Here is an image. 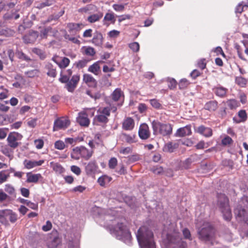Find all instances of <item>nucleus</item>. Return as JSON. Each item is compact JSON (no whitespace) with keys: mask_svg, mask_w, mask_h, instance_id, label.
Segmentation results:
<instances>
[{"mask_svg":"<svg viewBox=\"0 0 248 248\" xmlns=\"http://www.w3.org/2000/svg\"><path fill=\"white\" fill-rule=\"evenodd\" d=\"M136 236L141 248H155L153 233L147 227H140Z\"/></svg>","mask_w":248,"mask_h":248,"instance_id":"obj_1","label":"nucleus"},{"mask_svg":"<svg viewBox=\"0 0 248 248\" xmlns=\"http://www.w3.org/2000/svg\"><path fill=\"white\" fill-rule=\"evenodd\" d=\"M73 71L71 69L66 71V74H63L62 71L60 73L59 81L62 83H65V88L71 93L74 91L80 80V76L78 74L74 75L70 80V78L72 74Z\"/></svg>","mask_w":248,"mask_h":248,"instance_id":"obj_2","label":"nucleus"},{"mask_svg":"<svg viewBox=\"0 0 248 248\" xmlns=\"http://www.w3.org/2000/svg\"><path fill=\"white\" fill-rule=\"evenodd\" d=\"M113 223L112 225H109L107 227L110 233L115 235L119 239L125 238L127 239H131V233L126 225L116 220H114Z\"/></svg>","mask_w":248,"mask_h":248,"instance_id":"obj_3","label":"nucleus"},{"mask_svg":"<svg viewBox=\"0 0 248 248\" xmlns=\"http://www.w3.org/2000/svg\"><path fill=\"white\" fill-rule=\"evenodd\" d=\"M220 210L223 214L224 219L227 221L231 220L232 215L229 205L228 198L224 194H217V202Z\"/></svg>","mask_w":248,"mask_h":248,"instance_id":"obj_4","label":"nucleus"},{"mask_svg":"<svg viewBox=\"0 0 248 248\" xmlns=\"http://www.w3.org/2000/svg\"><path fill=\"white\" fill-rule=\"evenodd\" d=\"M152 126L154 135L160 134L163 136L170 135L172 132V125L169 123H162L158 121H153Z\"/></svg>","mask_w":248,"mask_h":248,"instance_id":"obj_5","label":"nucleus"},{"mask_svg":"<svg viewBox=\"0 0 248 248\" xmlns=\"http://www.w3.org/2000/svg\"><path fill=\"white\" fill-rule=\"evenodd\" d=\"M93 150H90L83 146H77L73 148L71 154L73 159L78 160L80 158L88 160L93 154Z\"/></svg>","mask_w":248,"mask_h":248,"instance_id":"obj_6","label":"nucleus"},{"mask_svg":"<svg viewBox=\"0 0 248 248\" xmlns=\"http://www.w3.org/2000/svg\"><path fill=\"white\" fill-rule=\"evenodd\" d=\"M18 218L17 214L11 209L0 210V223L3 225L9 226V222L15 223Z\"/></svg>","mask_w":248,"mask_h":248,"instance_id":"obj_7","label":"nucleus"},{"mask_svg":"<svg viewBox=\"0 0 248 248\" xmlns=\"http://www.w3.org/2000/svg\"><path fill=\"white\" fill-rule=\"evenodd\" d=\"M95 110L93 108H86L80 112L77 118V123L81 126L88 127L90 124L89 117H92L94 116Z\"/></svg>","mask_w":248,"mask_h":248,"instance_id":"obj_8","label":"nucleus"},{"mask_svg":"<svg viewBox=\"0 0 248 248\" xmlns=\"http://www.w3.org/2000/svg\"><path fill=\"white\" fill-rule=\"evenodd\" d=\"M110 109L108 107L100 108L98 110V115L94 118V122L106 124L108 121V117L110 116Z\"/></svg>","mask_w":248,"mask_h":248,"instance_id":"obj_9","label":"nucleus"},{"mask_svg":"<svg viewBox=\"0 0 248 248\" xmlns=\"http://www.w3.org/2000/svg\"><path fill=\"white\" fill-rule=\"evenodd\" d=\"M22 138V135L17 132H11L7 138L8 145L13 148H16L19 144H20V142L18 141H20Z\"/></svg>","mask_w":248,"mask_h":248,"instance_id":"obj_10","label":"nucleus"},{"mask_svg":"<svg viewBox=\"0 0 248 248\" xmlns=\"http://www.w3.org/2000/svg\"><path fill=\"white\" fill-rule=\"evenodd\" d=\"M70 124V121L68 118L65 117L58 118L54 123L53 131L65 129L68 127Z\"/></svg>","mask_w":248,"mask_h":248,"instance_id":"obj_11","label":"nucleus"},{"mask_svg":"<svg viewBox=\"0 0 248 248\" xmlns=\"http://www.w3.org/2000/svg\"><path fill=\"white\" fill-rule=\"evenodd\" d=\"M212 231L213 228L210 226L202 228L198 232L199 238L203 241H209Z\"/></svg>","mask_w":248,"mask_h":248,"instance_id":"obj_12","label":"nucleus"},{"mask_svg":"<svg viewBox=\"0 0 248 248\" xmlns=\"http://www.w3.org/2000/svg\"><path fill=\"white\" fill-rule=\"evenodd\" d=\"M98 165L95 161H91L85 166V170L88 176L93 177L98 169Z\"/></svg>","mask_w":248,"mask_h":248,"instance_id":"obj_13","label":"nucleus"},{"mask_svg":"<svg viewBox=\"0 0 248 248\" xmlns=\"http://www.w3.org/2000/svg\"><path fill=\"white\" fill-rule=\"evenodd\" d=\"M38 32L36 31H30L29 32L25 35L23 39L25 44L34 43L38 37Z\"/></svg>","mask_w":248,"mask_h":248,"instance_id":"obj_14","label":"nucleus"},{"mask_svg":"<svg viewBox=\"0 0 248 248\" xmlns=\"http://www.w3.org/2000/svg\"><path fill=\"white\" fill-rule=\"evenodd\" d=\"M139 136L142 140H147L150 136V132L148 125L146 124H141L139 129Z\"/></svg>","mask_w":248,"mask_h":248,"instance_id":"obj_15","label":"nucleus"},{"mask_svg":"<svg viewBox=\"0 0 248 248\" xmlns=\"http://www.w3.org/2000/svg\"><path fill=\"white\" fill-rule=\"evenodd\" d=\"M248 119V114L246 110L241 109L237 112V116L234 117L232 118L233 123L235 124H240L245 123Z\"/></svg>","mask_w":248,"mask_h":248,"instance_id":"obj_16","label":"nucleus"},{"mask_svg":"<svg viewBox=\"0 0 248 248\" xmlns=\"http://www.w3.org/2000/svg\"><path fill=\"white\" fill-rule=\"evenodd\" d=\"M104 62L102 61H98L94 62L88 67V71L92 73L95 76L99 75L101 72L100 65Z\"/></svg>","mask_w":248,"mask_h":248,"instance_id":"obj_17","label":"nucleus"},{"mask_svg":"<svg viewBox=\"0 0 248 248\" xmlns=\"http://www.w3.org/2000/svg\"><path fill=\"white\" fill-rule=\"evenodd\" d=\"M135 126V121L131 117L125 118L122 123V128L126 131L133 130Z\"/></svg>","mask_w":248,"mask_h":248,"instance_id":"obj_18","label":"nucleus"},{"mask_svg":"<svg viewBox=\"0 0 248 248\" xmlns=\"http://www.w3.org/2000/svg\"><path fill=\"white\" fill-rule=\"evenodd\" d=\"M83 81L90 87L95 88L97 86V81L90 74H84L83 76Z\"/></svg>","mask_w":248,"mask_h":248,"instance_id":"obj_19","label":"nucleus"},{"mask_svg":"<svg viewBox=\"0 0 248 248\" xmlns=\"http://www.w3.org/2000/svg\"><path fill=\"white\" fill-rule=\"evenodd\" d=\"M44 70L47 76L53 78L57 76L56 67L52 63L47 62L44 66Z\"/></svg>","mask_w":248,"mask_h":248,"instance_id":"obj_20","label":"nucleus"},{"mask_svg":"<svg viewBox=\"0 0 248 248\" xmlns=\"http://www.w3.org/2000/svg\"><path fill=\"white\" fill-rule=\"evenodd\" d=\"M192 133L190 125H186L185 127L177 129L175 135L176 137H183L190 135Z\"/></svg>","mask_w":248,"mask_h":248,"instance_id":"obj_21","label":"nucleus"},{"mask_svg":"<svg viewBox=\"0 0 248 248\" xmlns=\"http://www.w3.org/2000/svg\"><path fill=\"white\" fill-rule=\"evenodd\" d=\"M121 137L123 140L129 144L134 143L137 141V138L135 134H127L125 133H123L121 134Z\"/></svg>","mask_w":248,"mask_h":248,"instance_id":"obj_22","label":"nucleus"},{"mask_svg":"<svg viewBox=\"0 0 248 248\" xmlns=\"http://www.w3.org/2000/svg\"><path fill=\"white\" fill-rule=\"evenodd\" d=\"M45 162V160H27L24 162L25 167L27 169H31L36 167L40 166Z\"/></svg>","mask_w":248,"mask_h":248,"instance_id":"obj_23","label":"nucleus"},{"mask_svg":"<svg viewBox=\"0 0 248 248\" xmlns=\"http://www.w3.org/2000/svg\"><path fill=\"white\" fill-rule=\"evenodd\" d=\"M27 183H37L39 180L42 179L43 177L40 173L33 174L31 172H28L26 174Z\"/></svg>","mask_w":248,"mask_h":248,"instance_id":"obj_24","label":"nucleus"},{"mask_svg":"<svg viewBox=\"0 0 248 248\" xmlns=\"http://www.w3.org/2000/svg\"><path fill=\"white\" fill-rule=\"evenodd\" d=\"M218 104L216 100H211L205 103L204 108L210 112H214L217 109Z\"/></svg>","mask_w":248,"mask_h":248,"instance_id":"obj_25","label":"nucleus"},{"mask_svg":"<svg viewBox=\"0 0 248 248\" xmlns=\"http://www.w3.org/2000/svg\"><path fill=\"white\" fill-rule=\"evenodd\" d=\"M84 27L82 23H69L67 27L69 32H77L80 31Z\"/></svg>","mask_w":248,"mask_h":248,"instance_id":"obj_26","label":"nucleus"},{"mask_svg":"<svg viewBox=\"0 0 248 248\" xmlns=\"http://www.w3.org/2000/svg\"><path fill=\"white\" fill-rule=\"evenodd\" d=\"M197 131L206 137H210L213 134L212 130L211 128L205 127L203 125H201L198 127Z\"/></svg>","mask_w":248,"mask_h":248,"instance_id":"obj_27","label":"nucleus"},{"mask_svg":"<svg viewBox=\"0 0 248 248\" xmlns=\"http://www.w3.org/2000/svg\"><path fill=\"white\" fill-rule=\"evenodd\" d=\"M234 212L237 216L242 217L243 220L245 221L248 220V212L244 208L240 206H238Z\"/></svg>","mask_w":248,"mask_h":248,"instance_id":"obj_28","label":"nucleus"},{"mask_svg":"<svg viewBox=\"0 0 248 248\" xmlns=\"http://www.w3.org/2000/svg\"><path fill=\"white\" fill-rule=\"evenodd\" d=\"M52 60L62 69L66 68L69 65L70 62V60L65 57H62V60L60 62L57 61L55 57H53Z\"/></svg>","mask_w":248,"mask_h":248,"instance_id":"obj_29","label":"nucleus"},{"mask_svg":"<svg viewBox=\"0 0 248 248\" xmlns=\"http://www.w3.org/2000/svg\"><path fill=\"white\" fill-rule=\"evenodd\" d=\"M103 37L101 33L96 32L92 40V42L96 46H100L103 43Z\"/></svg>","mask_w":248,"mask_h":248,"instance_id":"obj_30","label":"nucleus"},{"mask_svg":"<svg viewBox=\"0 0 248 248\" xmlns=\"http://www.w3.org/2000/svg\"><path fill=\"white\" fill-rule=\"evenodd\" d=\"M200 155L197 154L191 155L190 157L186 159L184 163V167L185 169H188L191 164L198 159H200Z\"/></svg>","mask_w":248,"mask_h":248,"instance_id":"obj_31","label":"nucleus"},{"mask_svg":"<svg viewBox=\"0 0 248 248\" xmlns=\"http://www.w3.org/2000/svg\"><path fill=\"white\" fill-rule=\"evenodd\" d=\"M170 241L171 243L176 244L179 248H186L187 247L186 243L183 241L182 238H179L177 236H175L174 239H170Z\"/></svg>","mask_w":248,"mask_h":248,"instance_id":"obj_32","label":"nucleus"},{"mask_svg":"<svg viewBox=\"0 0 248 248\" xmlns=\"http://www.w3.org/2000/svg\"><path fill=\"white\" fill-rule=\"evenodd\" d=\"M215 94L221 98L225 97L227 91V89L223 87H216L213 89Z\"/></svg>","mask_w":248,"mask_h":248,"instance_id":"obj_33","label":"nucleus"},{"mask_svg":"<svg viewBox=\"0 0 248 248\" xmlns=\"http://www.w3.org/2000/svg\"><path fill=\"white\" fill-rule=\"evenodd\" d=\"M112 180V178L107 175H103L98 178L97 182L99 185L105 187L106 185L108 184Z\"/></svg>","mask_w":248,"mask_h":248,"instance_id":"obj_34","label":"nucleus"},{"mask_svg":"<svg viewBox=\"0 0 248 248\" xmlns=\"http://www.w3.org/2000/svg\"><path fill=\"white\" fill-rule=\"evenodd\" d=\"M178 146L179 145L177 143L169 142L165 145L163 150L165 152L172 153L178 147Z\"/></svg>","mask_w":248,"mask_h":248,"instance_id":"obj_35","label":"nucleus"},{"mask_svg":"<svg viewBox=\"0 0 248 248\" xmlns=\"http://www.w3.org/2000/svg\"><path fill=\"white\" fill-rule=\"evenodd\" d=\"M103 13L99 12L97 14H93L87 18V21L90 23H93L99 21L103 17Z\"/></svg>","mask_w":248,"mask_h":248,"instance_id":"obj_36","label":"nucleus"},{"mask_svg":"<svg viewBox=\"0 0 248 248\" xmlns=\"http://www.w3.org/2000/svg\"><path fill=\"white\" fill-rule=\"evenodd\" d=\"M50 165L53 170L57 173L62 174L65 171V169L58 163H54L53 162H50Z\"/></svg>","mask_w":248,"mask_h":248,"instance_id":"obj_37","label":"nucleus"},{"mask_svg":"<svg viewBox=\"0 0 248 248\" xmlns=\"http://www.w3.org/2000/svg\"><path fill=\"white\" fill-rule=\"evenodd\" d=\"M226 103L230 109H235L240 107V103L235 99H228Z\"/></svg>","mask_w":248,"mask_h":248,"instance_id":"obj_38","label":"nucleus"},{"mask_svg":"<svg viewBox=\"0 0 248 248\" xmlns=\"http://www.w3.org/2000/svg\"><path fill=\"white\" fill-rule=\"evenodd\" d=\"M61 243V239L58 236L55 237L48 243L49 248H56Z\"/></svg>","mask_w":248,"mask_h":248,"instance_id":"obj_39","label":"nucleus"},{"mask_svg":"<svg viewBox=\"0 0 248 248\" xmlns=\"http://www.w3.org/2000/svg\"><path fill=\"white\" fill-rule=\"evenodd\" d=\"M123 95V92L119 88H117L112 93L111 96L112 99L115 101H118L121 96Z\"/></svg>","mask_w":248,"mask_h":248,"instance_id":"obj_40","label":"nucleus"},{"mask_svg":"<svg viewBox=\"0 0 248 248\" xmlns=\"http://www.w3.org/2000/svg\"><path fill=\"white\" fill-rule=\"evenodd\" d=\"M32 51L33 53L38 55L41 60H44L46 58V54L45 51L41 49L34 47L32 48Z\"/></svg>","mask_w":248,"mask_h":248,"instance_id":"obj_41","label":"nucleus"},{"mask_svg":"<svg viewBox=\"0 0 248 248\" xmlns=\"http://www.w3.org/2000/svg\"><path fill=\"white\" fill-rule=\"evenodd\" d=\"M190 84V82L186 78L181 79L179 83L178 86L180 90L186 89Z\"/></svg>","mask_w":248,"mask_h":248,"instance_id":"obj_42","label":"nucleus"},{"mask_svg":"<svg viewBox=\"0 0 248 248\" xmlns=\"http://www.w3.org/2000/svg\"><path fill=\"white\" fill-rule=\"evenodd\" d=\"M235 82L241 87H245L247 84V80L242 77H237L235 78Z\"/></svg>","mask_w":248,"mask_h":248,"instance_id":"obj_43","label":"nucleus"},{"mask_svg":"<svg viewBox=\"0 0 248 248\" xmlns=\"http://www.w3.org/2000/svg\"><path fill=\"white\" fill-rule=\"evenodd\" d=\"M16 55L19 59L22 61H25L26 62H30L31 61V59L26 54L24 53L22 51H17L16 52Z\"/></svg>","mask_w":248,"mask_h":248,"instance_id":"obj_44","label":"nucleus"},{"mask_svg":"<svg viewBox=\"0 0 248 248\" xmlns=\"http://www.w3.org/2000/svg\"><path fill=\"white\" fill-rule=\"evenodd\" d=\"M103 21L104 22L106 21H110L111 23L114 24L115 22V18L114 14L112 13H107L104 17Z\"/></svg>","mask_w":248,"mask_h":248,"instance_id":"obj_45","label":"nucleus"},{"mask_svg":"<svg viewBox=\"0 0 248 248\" xmlns=\"http://www.w3.org/2000/svg\"><path fill=\"white\" fill-rule=\"evenodd\" d=\"M64 38L73 44L79 45L80 41L76 37L71 36L69 34L66 33L64 35Z\"/></svg>","mask_w":248,"mask_h":248,"instance_id":"obj_46","label":"nucleus"},{"mask_svg":"<svg viewBox=\"0 0 248 248\" xmlns=\"http://www.w3.org/2000/svg\"><path fill=\"white\" fill-rule=\"evenodd\" d=\"M54 147L57 149L62 150L67 147V145L65 144V142L61 140H59L55 142Z\"/></svg>","mask_w":248,"mask_h":248,"instance_id":"obj_47","label":"nucleus"},{"mask_svg":"<svg viewBox=\"0 0 248 248\" xmlns=\"http://www.w3.org/2000/svg\"><path fill=\"white\" fill-rule=\"evenodd\" d=\"M5 191L9 194L14 197L16 196V192L14 187L10 184H7L5 186Z\"/></svg>","mask_w":248,"mask_h":248,"instance_id":"obj_48","label":"nucleus"},{"mask_svg":"<svg viewBox=\"0 0 248 248\" xmlns=\"http://www.w3.org/2000/svg\"><path fill=\"white\" fill-rule=\"evenodd\" d=\"M233 143L232 139L228 136H226L221 140V144L223 146H230Z\"/></svg>","mask_w":248,"mask_h":248,"instance_id":"obj_49","label":"nucleus"},{"mask_svg":"<svg viewBox=\"0 0 248 248\" xmlns=\"http://www.w3.org/2000/svg\"><path fill=\"white\" fill-rule=\"evenodd\" d=\"M87 63L88 61L85 59H83L76 62L74 63V65L76 66L77 68L80 69L86 66Z\"/></svg>","mask_w":248,"mask_h":248,"instance_id":"obj_50","label":"nucleus"},{"mask_svg":"<svg viewBox=\"0 0 248 248\" xmlns=\"http://www.w3.org/2000/svg\"><path fill=\"white\" fill-rule=\"evenodd\" d=\"M118 164V160L116 157H111L108 161V166L110 169H114Z\"/></svg>","mask_w":248,"mask_h":248,"instance_id":"obj_51","label":"nucleus"},{"mask_svg":"<svg viewBox=\"0 0 248 248\" xmlns=\"http://www.w3.org/2000/svg\"><path fill=\"white\" fill-rule=\"evenodd\" d=\"M9 176V173H7L6 170L0 171V184L5 182Z\"/></svg>","mask_w":248,"mask_h":248,"instance_id":"obj_52","label":"nucleus"},{"mask_svg":"<svg viewBox=\"0 0 248 248\" xmlns=\"http://www.w3.org/2000/svg\"><path fill=\"white\" fill-rule=\"evenodd\" d=\"M34 144L37 149H41L44 145V141L42 139H36L34 140Z\"/></svg>","mask_w":248,"mask_h":248,"instance_id":"obj_53","label":"nucleus"},{"mask_svg":"<svg viewBox=\"0 0 248 248\" xmlns=\"http://www.w3.org/2000/svg\"><path fill=\"white\" fill-rule=\"evenodd\" d=\"M95 53V49L91 46H87L85 48L84 54L87 56H93Z\"/></svg>","mask_w":248,"mask_h":248,"instance_id":"obj_54","label":"nucleus"},{"mask_svg":"<svg viewBox=\"0 0 248 248\" xmlns=\"http://www.w3.org/2000/svg\"><path fill=\"white\" fill-rule=\"evenodd\" d=\"M40 71L38 69H33L26 72V75L31 78L38 76Z\"/></svg>","mask_w":248,"mask_h":248,"instance_id":"obj_55","label":"nucleus"},{"mask_svg":"<svg viewBox=\"0 0 248 248\" xmlns=\"http://www.w3.org/2000/svg\"><path fill=\"white\" fill-rule=\"evenodd\" d=\"M78 138H66L64 140L65 144L75 145L78 141Z\"/></svg>","mask_w":248,"mask_h":248,"instance_id":"obj_56","label":"nucleus"},{"mask_svg":"<svg viewBox=\"0 0 248 248\" xmlns=\"http://www.w3.org/2000/svg\"><path fill=\"white\" fill-rule=\"evenodd\" d=\"M52 28L50 27L46 28L40 32V36L42 38H46L48 32H50Z\"/></svg>","mask_w":248,"mask_h":248,"instance_id":"obj_57","label":"nucleus"},{"mask_svg":"<svg viewBox=\"0 0 248 248\" xmlns=\"http://www.w3.org/2000/svg\"><path fill=\"white\" fill-rule=\"evenodd\" d=\"M129 47L134 52H137L140 49V45L138 42H133L129 45Z\"/></svg>","mask_w":248,"mask_h":248,"instance_id":"obj_58","label":"nucleus"},{"mask_svg":"<svg viewBox=\"0 0 248 248\" xmlns=\"http://www.w3.org/2000/svg\"><path fill=\"white\" fill-rule=\"evenodd\" d=\"M95 7L94 5L93 4H88L86 5L84 7L81 8L78 10V12L80 13H87L90 10L93 9V8Z\"/></svg>","mask_w":248,"mask_h":248,"instance_id":"obj_59","label":"nucleus"},{"mask_svg":"<svg viewBox=\"0 0 248 248\" xmlns=\"http://www.w3.org/2000/svg\"><path fill=\"white\" fill-rule=\"evenodd\" d=\"M150 102L152 106L155 108L159 109L161 107V104L159 101L156 99L150 100Z\"/></svg>","mask_w":248,"mask_h":248,"instance_id":"obj_60","label":"nucleus"},{"mask_svg":"<svg viewBox=\"0 0 248 248\" xmlns=\"http://www.w3.org/2000/svg\"><path fill=\"white\" fill-rule=\"evenodd\" d=\"M119 152L120 154L124 155H128L132 152V148L131 147L122 148L120 149Z\"/></svg>","mask_w":248,"mask_h":248,"instance_id":"obj_61","label":"nucleus"},{"mask_svg":"<svg viewBox=\"0 0 248 248\" xmlns=\"http://www.w3.org/2000/svg\"><path fill=\"white\" fill-rule=\"evenodd\" d=\"M152 172L157 175L162 174L164 171L163 167L161 166H157L152 169Z\"/></svg>","mask_w":248,"mask_h":248,"instance_id":"obj_62","label":"nucleus"},{"mask_svg":"<svg viewBox=\"0 0 248 248\" xmlns=\"http://www.w3.org/2000/svg\"><path fill=\"white\" fill-rule=\"evenodd\" d=\"M169 84L168 86L170 89H173L176 87L177 82L174 78H169L168 79Z\"/></svg>","mask_w":248,"mask_h":248,"instance_id":"obj_63","label":"nucleus"},{"mask_svg":"<svg viewBox=\"0 0 248 248\" xmlns=\"http://www.w3.org/2000/svg\"><path fill=\"white\" fill-rule=\"evenodd\" d=\"M112 7L116 12H123L124 11L125 8L124 5L119 4H114L112 5Z\"/></svg>","mask_w":248,"mask_h":248,"instance_id":"obj_64","label":"nucleus"}]
</instances>
